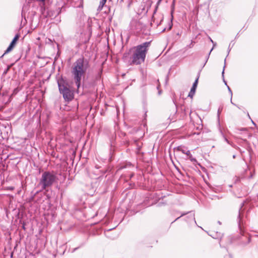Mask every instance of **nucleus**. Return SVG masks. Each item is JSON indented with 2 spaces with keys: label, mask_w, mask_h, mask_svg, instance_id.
Wrapping results in <instances>:
<instances>
[{
  "label": "nucleus",
  "mask_w": 258,
  "mask_h": 258,
  "mask_svg": "<svg viewBox=\"0 0 258 258\" xmlns=\"http://www.w3.org/2000/svg\"><path fill=\"white\" fill-rule=\"evenodd\" d=\"M150 45L151 41H148L130 49L128 54L130 55L131 64H140L144 62Z\"/></svg>",
  "instance_id": "1"
},
{
  "label": "nucleus",
  "mask_w": 258,
  "mask_h": 258,
  "mask_svg": "<svg viewBox=\"0 0 258 258\" xmlns=\"http://www.w3.org/2000/svg\"><path fill=\"white\" fill-rule=\"evenodd\" d=\"M89 66L88 61L84 57L78 58L73 63L72 74L78 88L80 87L82 78L85 76Z\"/></svg>",
  "instance_id": "2"
},
{
  "label": "nucleus",
  "mask_w": 258,
  "mask_h": 258,
  "mask_svg": "<svg viewBox=\"0 0 258 258\" xmlns=\"http://www.w3.org/2000/svg\"><path fill=\"white\" fill-rule=\"evenodd\" d=\"M57 180L56 174L54 172L45 171L42 173L40 181L43 189L52 185Z\"/></svg>",
  "instance_id": "3"
},
{
  "label": "nucleus",
  "mask_w": 258,
  "mask_h": 258,
  "mask_svg": "<svg viewBox=\"0 0 258 258\" xmlns=\"http://www.w3.org/2000/svg\"><path fill=\"white\" fill-rule=\"evenodd\" d=\"M59 90L62 94L63 98L67 101L72 100L74 98V94L67 86L64 85H61L58 83Z\"/></svg>",
  "instance_id": "4"
},
{
  "label": "nucleus",
  "mask_w": 258,
  "mask_h": 258,
  "mask_svg": "<svg viewBox=\"0 0 258 258\" xmlns=\"http://www.w3.org/2000/svg\"><path fill=\"white\" fill-rule=\"evenodd\" d=\"M19 36L18 35H16L15 36V37L13 38L12 41L10 43V45L7 48V50L5 51V52L4 54L9 53V52H10L13 49V48H14L15 45L16 44V43L17 41L18 40V39L19 38Z\"/></svg>",
  "instance_id": "5"
},
{
  "label": "nucleus",
  "mask_w": 258,
  "mask_h": 258,
  "mask_svg": "<svg viewBox=\"0 0 258 258\" xmlns=\"http://www.w3.org/2000/svg\"><path fill=\"white\" fill-rule=\"evenodd\" d=\"M177 149L178 151H181L183 154H186L187 156L190 154V152L189 150H187L186 149H185L181 146L178 147Z\"/></svg>",
  "instance_id": "6"
},
{
  "label": "nucleus",
  "mask_w": 258,
  "mask_h": 258,
  "mask_svg": "<svg viewBox=\"0 0 258 258\" xmlns=\"http://www.w3.org/2000/svg\"><path fill=\"white\" fill-rule=\"evenodd\" d=\"M106 1L107 0H101L100 2V4H99V6L98 8V10L101 11L102 9L103 6H104V5L105 4V3L106 2Z\"/></svg>",
  "instance_id": "7"
},
{
  "label": "nucleus",
  "mask_w": 258,
  "mask_h": 258,
  "mask_svg": "<svg viewBox=\"0 0 258 258\" xmlns=\"http://www.w3.org/2000/svg\"><path fill=\"white\" fill-rule=\"evenodd\" d=\"M198 78H197L195 82L194 83L193 85H192V86L191 88V90H194L196 91V88L197 87V85H198Z\"/></svg>",
  "instance_id": "8"
},
{
  "label": "nucleus",
  "mask_w": 258,
  "mask_h": 258,
  "mask_svg": "<svg viewBox=\"0 0 258 258\" xmlns=\"http://www.w3.org/2000/svg\"><path fill=\"white\" fill-rule=\"evenodd\" d=\"M195 92H196L195 91L190 89V91L189 92L188 96L189 97L191 98H192L194 95L195 94Z\"/></svg>",
  "instance_id": "9"
},
{
  "label": "nucleus",
  "mask_w": 258,
  "mask_h": 258,
  "mask_svg": "<svg viewBox=\"0 0 258 258\" xmlns=\"http://www.w3.org/2000/svg\"><path fill=\"white\" fill-rule=\"evenodd\" d=\"M189 159L192 162H196L197 160L196 158H194L191 154H190L188 156Z\"/></svg>",
  "instance_id": "10"
},
{
  "label": "nucleus",
  "mask_w": 258,
  "mask_h": 258,
  "mask_svg": "<svg viewBox=\"0 0 258 258\" xmlns=\"http://www.w3.org/2000/svg\"><path fill=\"white\" fill-rule=\"evenodd\" d=\"M227 87H228V91L229 92H230V95H231V103L233 104L234 105V104L232 102V91L230 89V87L229 86H227Z\"/></svg>",
  "instance_id": "11"
},
{
  "label": "nucleus",
  "mask_w": 258,
  "mask_h": 258,
  "mask_svg": "<svg viewBox=\"0 0 258 258\" xmlns=\"http://www.w3.org/2000/svg\"><path fill=\"white\" fill-rule=\"evenodd\" d=\"M189 216L190 217V218L194 220L195 222L196 223L195 218V215L193 213H190Z\"/></svg>",
  "instance_id": "12"
},
{
  "label": "nucleus",
  "mask_w": 258,
  "mask_h": 258,
  "mask_svg": "<svg viewBox=\"0 0 258 258\" xmlns=\"http://www.w3.org/2000/svg\"><path fill=\"white\" fill-rule=\"evenodd\" d=\"M213 48L211 49V50H210V52H209V55L210 54V53H211V51L213 50V49L214 47L216 46V43H215L214 42V43H213Z\"/></svg>",
  "instance_id": "13"
},
{
  "label": "nucleus",
  "mask_w": 258,
  "mask_h": 258,
  "mask_svg": "<svg viewBox=\"0 0 258 258\" xmlns=\"http://www.w3.org/2000/svg\"><path fill=\"white\" fill-rule=\"evenodd\" d=\"M159 87H160V85H158V86L157 87V89L159 90L158 94L160 95V94H161V91L159 90Z\"/></svg>",
  "instance_id": "14"
},
{
  "label": "nucleus",
  "mask_w": 258,
  "mask_h": 258,
  "mask_svg": "<svg viewBox=\"0 0 258 258\" xmlns=\"http://www.w3.org/2000/svg\"><path fill=\"white\" fill-rule=\"evenodd\" d=\"M224 139L225 140V141L228 143V144H229V142L228 141V140H227V139L226 138V137H224Z\"/></svg>",
  "instance_id": "15"
},
{
  "label": "nucleus",
  "mask_w": 258,
  "mask_h": 258,
  "mask_svg": "<svg viewBox=\"0 0 258 258\" xmlns=\"http://www.w3.org/2000/svg\"><path fill=\"white\" fill-rule=\"evenodd\" d=\"M225 66H224V68H225ZM224 69H223V70L222 73L223 76H224Z\"/></svg>",
  "instance_id": "16"
},
{
  "label": "nucleus",
  "mask_w": 258,
  "mask_h": 258,
  "mask_svg": "<svg viewBox=\"0 0 258 258\" xmlns=\"http://www.w3.org/2000/svg\"><path fill=\"white\" fill-rule=\"evenodd\" d=\"M210 40V41L212 43H214V41H213V40L210 37L209 38Z\"/></svg>",
  "instance_id": "17"
},
{
  "label": "nucleus",
  "mask_w": 258,
  "mask_h": 258,
  "mask_svg": "<svg viewBox=\"0 0 258 258\" xmlns=\"http://www.w3.org/2000/svg\"><path fill=\"white\" fill-rule=\"evenodd\" d=\"M240 217H241V214H240V213H239V216H238L239 219H240Z\"/></svg>",
  "instance_id": "18"
},
{
  "label": "nucleus",
  "mask_w": 258,
  "mask_h": 258,
  "mask_svg": "<svg viewBox=\"0 0 258 258\" xmlns=\"http://www.w3.org/2000/svg\"><path fill=\"white\" fill-rule=\"evenodd\" d=\"M251 121L254 125H255V123L252 120H251Z\"/></svg>",
  "instance_id": "19"
},
{
  "label": "nucleus",
  "mask_w": 258,
  "mask_h": 258,
  "mask_svg": "<svg viewBox=\"0 0 258 258\" xmlns=\"http://www.w3.org/2000/svg\"><path fill=\"white\" fill-rule=\"evenodd\" d=\"M185 215V214H181V215L180 216V217H181V216H183V215Z\"/></svg>",
  "instance_id": "20"
},
{
  "label": "nucleus",
  "mask_w": 258,
  "mask_h": 258,
  "mask_svg": "<svg viewBox=\"0 0 258 258\" xmlns=\"http://www.w3.org/2000/svg\"><path fill=\"white\" fill-rule=\"evenodd\" d=\"M224 82H225V84L226 85H227L226 82L225 81H224Z\"/></svg>",
  "instance_id": "21"
},
{
  "label": "nucleus",
  "mask_w": 258,
  "mask_h": 258,
  "mask_svg": "<svg viewBox=\"0 0 258 258\" xmlns=\"http://www.w3.org/2000/svg\"><path fill=\"white\" fill-rule=\"evenodd\" d=\"M218 223H219V224H221V223H220V221H219Z\"/></svg>",
  "instance_id": "22"
},
{
  "label": "nucleus",
  "mask_w": 258,
  "mask_h": 258,
  "mask_svg": "<svg viewBox=\"0 0 258 258\" xmlns=\"http://www.w3.org/2000/svg\"><path fill=\"white\" fill-rule=\"evenodd\" d=\"M248 116L250 118L249 114L248 113Z\"/></svg>",
  "instance_id": "23"
},
{
  "label": "nucleus",
  "mask_w": 258,
  "mask_h": 258,
  "mask_svg": "<svg viewBox=\"0 0 258 258\" xmlns=\"http://www.w3.org/2000/svg\"><path fill=\"white\" fill-rule=\"evenodd\" d=\"M180 217H177V218L176 220H177V219H179Z\"/></svg>",
  "instance_id": "24"
}]
</instances>
